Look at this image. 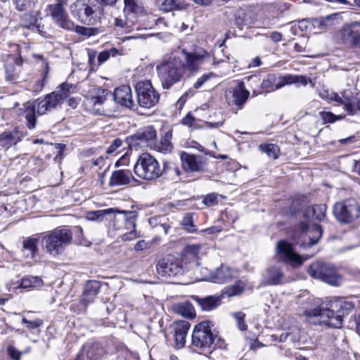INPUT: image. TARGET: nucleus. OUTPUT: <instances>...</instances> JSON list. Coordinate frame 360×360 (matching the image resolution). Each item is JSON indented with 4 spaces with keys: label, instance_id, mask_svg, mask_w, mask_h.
<instances>
[{
    "label": "nucleus",
    "instance_id": "9",
    "mask_svg": "<svg viewBox=\"0 0 360 360\" xmlns=\"http://www.w3.org/2000/svg\"><path fill=\"white\" fill-rule=\"evenodd\" d=\"M137 96V108H151L156 105L160 100V94L153 86L150 81H139L135 86Z\"/></svg>",
    "mask_w": 360,
    "mask_h": 360
},
{
    "label": "nucleus",
    "instance_id": "39",
    "mask_svg": "<svg viewBox=\"0 0 360 360\" xmlns=\"http://www.w3.org/2000/svg\"><path fill=\"white\" fill-rule=\"evenodd\" d=\"M42 285V279L39 276H26L22 278L20 287L22 288H37Z\"/></svg>",
    "mask_w": 360,
    "mask_h": 360
},
{
    "label": "nucleus",
    "instance_id": "16",
    "mask_svg": "<svg viewBox=\"0 0 360 360\" xmlns=\"http://www.w3.org/2000/svg\"><path fill=\"white\" fill-rule=\"evenodd\" d=\"M249 96L250 92L245 89L243 82H240L236 86L228 89L225 94L229 105H235L238 109L243 108Z\"/></svg>",
    "mask_w": 360,
    "mask_h": 360
},
{
    "label": "nucleus",
    "instance_id": "47",
    "mask_svg": "<svg viewBox=\"0 0 360 360\" xmlns=\"http://www.w3.org/2000/svg\"><path fill=\"white\" fill-rule=\"evenodd\" d=\"M73 30L78 34L84 36V37H91L94 36L98 33V29L93 27H86L79 25H75L73 22Z\"/></svg>",
    "mask_w": 360,
    "mask_h": 360
},
{
    "label": "nucleus",
    "instance_id": "33",
    "mask_svg": "<svg viewBox=\"0 0 360 360\" xmlns=\"http://www.w3.org/2000/svg\"><path fill=\"white\" fill-rule=\"evenodd\" d=\"M37 238H28L23 240L22 252L27 258H34L38 254Z\"/></svg>",
    "mask_w": 360,
    "mask_h": 360
},
{
    "label": "nucleus",
    "instance_id": "64",
    "mask_svg": "<svg viewBox=\"0 0 360 360\" xmlns=\"http://www.w3.org/2000/svg\"><path fill=\"white\" fill-rule=\"evenodd\" d=\"M332 91L328 90V89H323L319 93V96L323 99L330 100V94Z\"/></svg>",
    "mask_w": 360,
    "mask_h": 360
},
{
    "label": "nucleus",
    "instance_id": "44",
    "mask_svg": "<svg viewBox=\"0 0 360 360\" xmlns=\"http://www.w3.org/2000/svg\"><path fill=\"white\" fill-rule=\"evenodd\" d=\"M333 20L331 16L328 15L325 18L316 19L314 22V25L315 27H317L320 31H324L333 25Z\"/></svg>",
    "mask_w": 360,
    "mask_h": 360
},
{
    "label": "nucleus",
    "instance_id": "54",
    "mask_svg": "<svg viewBox=\"0 0 360 360\" xmlns=\"http://www.w3.org/2000/svg\"><path fill=\"white\" fill-rule=\"evenodd\" d=\"M22 323L26 324V326L30 330H33L40 326L42 324V321L40 319H37L33 321H29L25 318H23L22 320Z\"/></svg>",
    "mask_w": 360,
    "mask_h": 360
},
{
    "label": "nucleus",
    "instance_id": "52",
    "mask_svg": "<svg viewBox=\"0 0 360 360\" xmlns=\"http://www.w3.org/2000/svg\"><path fill=\"white\" fill-rule=\"evenodd\" d=\"M202 202L208 207L216 205L218 204V196L214 193H210L204 198Z\"/></svg>",
    "mask_w": 360,
    "mask_h": 360
},
{
    "label": "nucleus",
    "instance_id": "11",
    "mask_svg": "<svg viewBox=\"0 0 360 360\" xmlns=\"http://www.w3.org/2000/svg\"><path fill=\"white\" fill-rule=\"evenodd\" d=\"M72 16L82 24L93 25L96 5L91 0H77L70 6Z\"/></svg>",
    "mask_w": 360,
    "mask_h": 360
},
{
    "label": "nucleus",
    "instance_id": "56",
    "mask_svg": "<svg viewBox=\"0 0 360 360\" xmlns=\"http://www.w3.org/2000/svg\"><path fill=\"white\" fill-rule=\"evenodd\" d=\"M16 8L19 11H24L29 8L31 5V0H13Z\"/></svg>",
    "mask_w": 360,
    "mask_h": 360
},
{
    "label": "nucleus",
    "instance_id": "17",
    "mask_svg": "<svg viewBox=\"0 0 360 360\" xmlns=\"http://www.w3.org/2000/svg\"><path fill=\"white\" fill-rule=\"evenodd\" d=\"M117 214L115 215V221L117 222H124V229L129 232L122 235L123 240H131L137 237L135 231L136 215L134 212L118 211L115 210Z\"/></svg>",
    "mask_w": 360,
    "mask_h": 360
},
{
    "label": "nucleus",
    "instance_id": "20",
    "mask_svg": "<svg viewBox=\"0 0 360 360\" xmlns=\"http://www.w3.org/2000/svg\"><path fill=\"white\" fill-rule=\"evenodd\" d=\"M341 39L345 45L360 49V22H355L344 27Z\"/></svg>",
    "mask_w": 360,
    "mask_h": 360
},
{
    "label": "nucleus",
    "instance_id": "37",
    "mask_svg": "<svg viewBox=\"0 0 360 360\" xmlns=\"http://www.w3.org/2000/svg\"><path fill=\"white\" fill-rule=\"evenodd\" d=\"M115 212V210L113 208L91 211V212H87L86 218L89 221H96L98 222H101L103 221V219L106 215L110 214H112Z\"/></svg>",
    "mask_w": 360,
    "mask_h": 360
},
{
    "label": "nucleus",
    "instance_id": "14",
    "mask_svg": "<svg viewBox=\"0 0 360 360\" xmlns=\"http://www.w3.org/2000/svg\"><path fill=\"white\" fill-rule=\"evenodd\" d=\"M183 169L187 172H202L207 170L208 159L200 155L181 153Z\"/></svg>",
    "mask_w": 360,
    "mask_h": 360
},
{
    "label": "nucleus",
    "instance_id": "1",
    "mask_svg": "<svg viewBox=\"0 0 360 360\" xmlns=\"http://www.w3.org/2000/svg\"><path fill=\"white\" fill-rule=\"evenodd\" d=\"M354 308L352 302L340 298L307 311L309 317H319V322L329 327L338 328L342 323L343 317L350 314Z\"/></svg>",
    "mask_w": 360,
    "mask_h": 360
},
{
    "label": "nucleus",
    "instance_id": "24",
    "mask_svg": "<svg viewBox=\"0 0 360 360\" xmlns=\"http://www.w3.org/2000/svg\"><path fill=\"white\" fill-rule=\"evenodd\" d=\"M131 181H137L130 170L117 169L112 172L108 185L110 187L127 186Z\"/></svg>",
    "mask_w": 360,
    "mask_h": 360
},
{
    "label": "nucleus",
    "instance_id": "63",
    "mask_svg": "<svg viewBox=\"0 0 360 360\" xmlns=\"http://www.w3.org/2000/svg\"><path fill=\"white\" fill-rule=\"evenodd\" d=\"M44 84L43 81L41 79H38L35 82V84L33 86V91L35 92H39L42 90V89L44 88Z\"/></svg>",
    "mask_w": 360,
    "mask_h": 360
},
{
    "label": "nucleus",
    "instance_id": "57",
    "mask_svg": "<svg viewBox=\"0 0 360 360\" xmlns=\"http://www.w3.org/2000/svg\"><path fill=\"white\" fill-rule=\"evenodd\" d=\"M347 274L350 276L351 279L360 282V269L350 268L347 270Z\"/></svg>",
    "mask_w": 360,
    "mask_h": 360
},
{
    "label": "nucleus",
    "instance_id": "31",
    "mask_svg": "<svg viewBox=\"0 0 360 360\" xmlns=\"http://www.w3.org/2000/svg\"><path fill=\"white\" fill-rule=\"evenodd\" d=\"M100 287V283L97 281H87L84 288L83 301L86 303L93 302L99 292Z\"/></svg>",
    "mask_w": 360,
    "mask_h": 360
},
{
    "label": "nucleus",
    "instance_id": "62",
    "mask_svg": "<svg viewBox=\"0 0 360 360\" xmlns=\"http://www.w3.org/2000/svg\"><path fill=\"white\" fill-rule=\"evenodd\" d=\"M147 248V243L145 240H139L134 245V250L140 251Z\"/></svg>",
    "mask_w": 360,
    "mask_h": 360
},
{
    "label": "nucleus",
    "instance_id": "36",
    "mask_svg": "<svg viewBox=\"0 0 360 360\" xmlns=\"http://www.w3.org/2000/svg\"><path fill=\"white\" fill-rule=\"evenodd\" d=\"M188 4L178 0H164L160 6V9L165 12H169L175 10H185Z\"/></svg>",
    "mask_w": 360,
    "mask_h": 360
},
{
    "label": "nucleus",
    "instance_id": "25",
    "mask_svg": "<svg viewBox=\"0 0 360 360\" xmlns=\"http://www.w3.org/2000/svg\"><path fill=\"white\" fill-rule=\"evenodd\" d=\"M284 274L281 269L276 266L269 267L263 275L262 283L264 285H276L283 283Z\"/></svg>",
    "mask_w": 360,
    "mask_h": 360
},
{
    "label": "nucleus",
    "instance_id": "59",
    "mask_svg": "<svg viewBox=\"0 0 360 360\" xmlns=\"http://www.w3.org/2000/svg\"><path fill=\"white\" fill-rule=\"evenodd\" d=\"M186 255L196 257L199 252V248L197 245H188L184 250Z\"/></svg>",
    "mask_w": 360,
    "mask_h": 360
},
{
    "label": "nucleus",
    "instance_id": "19",
    "mask_svg": "<svg viewBox=\"0 0 360 360\" xmlns=\"http://www.w3.org/2000/svg\"><path fill=\"white\" fill-rule=\"evenodd\" d=\"M182 53L184 56V60L183 61L184 62L185 71H196L200 65L211 60L210 55L204 49L198 50L193 53L183 50Z\"/></svg>",
    "mask_w": 360,
    "mask_h": 360
},
{
    "label": "nucleus",
    "instance_id": "38",
    "mask_svg": "<svg viewBox=\"0 0 360 360\" xmlns=\"http://www.w3.org/2000/svg\"><path fill=\"white\" fill-rule=\"evenodd\" d=\"M277 78L274 75H269L261 83V88L266 92H271L280 88H277Z\"/></svg>",
    "mask_w": 360,
    "mask_h": 360
},
{
    "label": "nucleus",
    "instance_id": "6",
    "mask_svg": "<svg viewBox=\"0 0 360 360\" xmlns=\"http://www.w3.org/2000/svg\"><path fill=\"white\" fill-rule=\"evenodd\" d=\"M169 167L165 163L161 168L158 160L149 153H142L134 167V173L146 180H154L167 172Z\"/></svg>",
    "mask_w": 360,
    "mask_h": 360
},
{
    "label": "nucleus",
    "instance_id": "21",
    "mask_svg": "<svg viewBox=\"0 0 360 360\" xmlns=\"http://www.w3.org/2000/svg\"><path fill=\"white\" fill-rule=\"evenodd\" d=\"M114 101L132 110H137V105L132 98L131 89L128 85H122L114 90Z\"/></svg>",
    "mask_w": 360,
    "mask_h": 360
},
{
    "label": "nucleus",
    "instance_id": "2",
    "mask_svg": "<svg viewBox=\"0 0 360 360\" xmlns=\"http://www.w3.org/2000/svg\"><path fill=\"white\" fill-rule=\"evenodd\" d=\"M65 96L58 92L53 91L47 94L41 101L35 104L34 101H28L24 104V115L27 120V127L34 129L37 123L36 112L39 115H43L60 106Z\"/></svg>",
    "mask_w": 360,
    "mask_h": 360
},
{
    "label": "nucleus",
    "instance_id": "23",
    "mask_svg": "<svg viewBox=\"0 0 360 360\" xmlns=\"http://www.w3.org/2000/svg\"><path fill=\"white\" fill-rule=\"evenodd\" d=\"M124 13L130 22H137L144 14V8L140 0H124Z\"/></svg>",
    "mask_w": 360,
    "mask_h": 360
},
{
    "label": "nucleus",
    "instance_id": "10",
    "mask_svg": "<svg viewBox=\"0 0 360 360\" xmlns=\"http://www.w3.org/2000/svg\"><path fill=\"white\" fill-rule=\"evenodd\" d=\"M333 214L340 223H350L360 217V205L355 199L349 198L335 203Z\"/></svg>",
    "mask_w": 360,
    "mask_h": 360
},
{
    "label": "nucleus",
    "instance_id": "22",
    "mask_svg": "<svg viewBox=\"0 0 360 360\" xmlns=\"http://www.w3.org/2000/svg\"><path fill=\"white\" fill-rule=\"evenodd\" d=\"M22 65V59L18 56H11L5 65L6 81L15 84L19 78L20 68Z\"/></svg>",
    "mask_w": 360,
    "mask_h": 360
},
{
    "label": "nucleus",
    "instance_id": "32",
    "mask_svg": "<svg viewBox=\"0 0 360 360\" xmlns=\"http://www.w3.org/2000/svg\"><path fill=\"white\" fill-rule=\"evenodd\" d=\"M308 81L311 83V79L304 75H286L280 78L278 83H277V88H281L285 85L293 84H301L303 86H306Z\"/></svg>",
    "mask_w": 360,
    "mask_h": 360
},
{
    "label": "nucleus",
    "instance_id": "7",
    "mask_svg": "<svg viewBox=\"0 0 360 360\" xmlns=\"http://www.w3.org/2000/svg\"><path fill=\"white\" fill-rule=\"evenodd\" d=\"M307 271L312 278L333 286H339L343 281V276L334 265L329 263L314 262L309 266Z\"/></svg>",
    "mask_w": 360,
    "mask_h": 360
},
{
    "label": "nucleus",
    "instance_id": "3",
    "mask_svg": "<svg viewBox=\"0 0 360 360\" xmlns=\"http://www.w3.org/2000/svg\"><path fill=\"white\" fill-rule=\"evenodd\" d=\"M213 323L203 321L195 326L192 333L191 344L200 353L210 354L215 349L214 340L217 335L212 331Z\"/></svg>",
    "mask_w": 360,
    "mask_h": 360
},
{
    "label": "nucleus",
    "instance_id": "12",
    "mask_svg": "<svg viewBox=\"0 0 360 360\" xmlns=\"http://www.w3.org/2000/svg\"><path fill=\"white\" fill-rule=\"evenodd\" d=\"M68 0H56V3L48 6L46 11L54 22L61 28L72 31L73 22L69 18L65 9Z\"/></svg>",
    "mask_w": 360,
    "mask_h": 360
},
{
    "label": "nucleus",
    "instance_id": "49",
    "mask_svg": "<svg viewBox=\"0 0 360 360\" xmlns=\"http://www.w3.org/2000/svg\"><path fill=\"white\" fill-rule=\"evenodd\" d=\"M319 116L323 120V124L333 123L337 120H340L343 118L341 115H335L331 112L321 111L319 112Z\"/></svg>",
    "mask_w": 360,
    "mask_h": 360
},
{
    "label": "nucleus",
    "instance_id": "60",
    "mask_svg": "<svg viewBox=\"0 0 360 360\" xmlns=\"http://www.w3.org/2000/svg\"><path fill=\"white\" fill-rule=\"evenodd\" d=\"M122 140L120 139H115L112 143H111V145L110 146V147L108 148L107 150V153H111L112 152H114L115 150H116L118 148H120V146H122Z\"/></svg>",
    "mask_w": 360,
    "mask_h": 360
},
{
    "label": "nucleus",
    "instance_id": "40",
    "mask_svg": "<svg viewBox=\"0 0 360 360\" xmlns=\"http://www.w3.org/2000/svg\"><path fill=\"white\" fill-rule=\"evenodd\" d=\"M259 150L266 153L269 158L277 159L278 157L279 148L273 143L261 144L259 146Z\"/></svg>",
    "mask_w": 360,
    "mask_h": 360
},
{
    "label": "nucleus",
    "instance_id": "58",
    "mask_svg": "<svg viewBox=\"0 0 360 360\" xmlns=\"http://www.w3.org/2000/svg\"><path fill=\"white\" fill-rule=\"evenodd\" d=\"M7 352L8 355L13 360H20L21 357L22 353L19 352L15 347L13 346H9L7 349Z\"/></svg>",
    "mask_w": 360,
    "mask_h": 360
},
{
    "label": "nucleus",
    "instance_id": "61",
    "mask_svg": "<svg viewBox=\"0 0 360 360\" xmlns=\"http://www.w3.org/2000/svg\"><path fill=\"white\" fill-rule=\"evenodd\" d=\"M270 38L274 42H279L282 39V34L278 32H273L271 33Z\"/></svg>",
    "mask_w": 360,
    "mask_h": 360
},
{
    "label": "nucleus",
    "instance_id": "13",
    "mask_svg": "<svg viewBox=\"0 0 360 360\" xmlns=\"http://www.w3.org/2000/svg\"><path fill=\"white\" fill-rule=\"evenodd\" d=\"M297 231L300 233L297 244L307 248L316 244L322 236L321 226L312 224L311 226L305 222H301L297 227Z\"/></svg>",
    "mask_w": 360,
    "mask_h": 360
},
{
    "label": "nucleus",
    "instance_id": "46",
    "mask_svg": "<svg viewBox=\"0 0 360 360\" xmlns=\"http://www.w3.org/2000/svg\"><path fill=\"white\" fill-rule=\"evenodd\" d=\"M234 17L235 23L240 29H242L243 26L249 24L246 13L243 9L237 10L235 13Z\"/></svg>",
    "mask_w": 360,
    "mask_h": 360
},
{
    "label": "nucleus",
    "instance_id": "18",
    "mask_svg": "<svg viewBox=\"0 0 360 360\" xmlns=\"http://www.w3.org/2000/svg\"><path fill=\"white\" fill-rule=\"evenodd\" d=\"M276 253L285 263L293 266H300L303 263L302 257L295 252L292 244L285 240L278 242Z\"/></svg>",
    "mask_w": 360,
    "mask_h": 360
},
{
    "label": "nucleus",
    "instance_id": "8",
    "mask_svg": "<svg viewBox=\"0 0 360 360\" xmlns=\"http://www.w3.org/2000/svg\"><path fill=\"white\" fill-rule=\"evenodd\" d=\"M156 271L163 278H176L185 274V267L181 258L168 255L158 260Z\"/></svg>",
    "mask_w": 360,
    "mask_h": 360
},
{
    "label": "nucleus",
    "instance_id": "55",
    "mask_svg": "<svg viewBox=\"0 0 360 360\" xmlns=\"http://www.w3.org/2000/svg\"><path fill=\"white\" fill-rule=\"evenodd\" d=\"M212 76V73L210 74H204L202 75L200 78L198 79V80L194 83L193 87L195 89H198L200 88L202 84L207 82L210 77Z\"/></svg>",
    "mask_w": 360,
    "mask_h": 360
},
{
    "label": "nucleus",
    "instance_id": "45",
    "mask_svg": "<svg viewBox=\"0 0 360 360\" xmlns=\"http://www.w3.org/2000/svg\"><path fill=\"white\" fill-rule=\"evenodd\" d=\"M181 225L184 230L188 233H194L196 231V226L194 225L193 216L190 213L184 215L181 221Z\"/></svg>",
    "mask_w": 360,
    "mask_h": 360
},
{
    "label": "nucleus",
    "instance_id": "29",
    "mask_svg": "<svg viewBox=\"0 0 360 360\" xmlns=\"http://www.w3.org/2000/svg\"><path fill=\"white\" fill-rule=\"evenodd\" d=\"M237 275L238 271L236 269H231L227 266L221 265L216 269V271L212 276V279L214 283H228L236 278Z\"/></svg>",
    "mask_w": 360,
    "mask_h": 360
},
{
    "label": "nucleus",
    "instance_id": "26",
    "mask_svg": "<svg viewBox=\"0 0 360 360\" xmlns=\"http://www.w3.org/2000/svg\"><path fill=\"white\" fill-rule=\"evenodd\" d=\"M223 297V295H208L205 297H200L197 295H193L191 297L203 311H212L219 307Z\"/></svg>",
    "mask_w": 360,
    "mask_h": 360
},
{
    "label": "nucleus",
    "instance_id": "5",
    "mask_svg": "<svg viewBox=\"0 0 360 360\" xmlns=\"http://www.w3.org/2000/svg\"><path fill=\"white\" fill-rule=\"evenodd\" d=\"M72 241V233L67 228H59L48 232L42 238V246L52 255L61 254Z\"/></svg>",
    "mask_w": 360,
    "mask_h": 360
},
{
    "label": "nucleus",
    "instance_id": "51",
    "mask_svg": "<svg viewBox=\"0 0 360 360\" xmlns=\"http://www.w3.org/2000/svg\"><path fill=\"white\" fill-rule=\"evenodd\" d=\"M233 317L236 319L237 322V326L239 330H246L248 328V326L245 323V314L242 311H238L233 314Z\"/></svg>",
    "mask_w": 360,
    "mask_h": 360
},
{
    "label": "nucleus",
    "instance_id": "27",
    "mask_svg": "<svg viewBox=\"0 0 360 360\" xmlns=\"http://www.w3.org/2000/svg\"><path fill=\"white\" fill-rule=\"evenodd\" d=\"M191 324L187 321H176L173 328V333L177 348H181L186 343V339Z\"/></svg>",
    "mask_w": 360,
    "mask_h": 360
},
{
    "label": "nucleus",
    "instance_id": "50",
    "mask_svg": "<svg viewBox=\"0 0 360 360\" xmlns=\"http://www.w3.org/2000/svg\"><path fill=\"white\" fill-rule=\"evenodd\" d=\"M124 16V19L120 18H116L115 19L114 25L115 27L128 30L131 28L136 23V22H130L127 17L126 15Z\"/></svg>",
    "mask_w": 360,
    "mask_h": 360
},
{
    "label": "nucleus",
    "instance_id": "35",
    "mask_svg": "<svg viewBox=\"0 0 360 360\" xmlns=\"http://www.w3.org/2000/svg\"><path fill=\"white\" fill-rule=\"evenodd\" d=\"M326 205L325 204L314 205L305 210V215L312 216L314 219L321 221L326 217Z\"/></svg>",
    "mask_w": 360,
    "mask_h": 360
},
{
    "label": "nucleus",
    "instance_id": "4",
    "mask_svg": "<svg viewBox=\"0 0 360 360\" xmlns=\"http://www.w3.org/2000/svg\"><path fill=\"white\" fill-rule=\"evenodd\" d=\"M164 89H169L181 81L185 74L184 62L179 57H170L157 67Z\"/></svg>",
    "mask_w": 360,
    "mask_h": 360
},
{
    "label": "nucleus",
    "instance_id": "28",
    "mask_svg": "<svg viewBox=\"0 0 360 360\" xmlns=\"http://www.w3.org/2000/svg\"><path fill=\"white\" fill-rule=\"evenodd\" d=\"M341 95L342 105L349 115H353L360 111V99L354 96L349 89L344 90Z\"/></svg>",
    "mask_w": 360,
    "mask_h": 360
},
{
    "label": "nucleus",
    "instance_id": "43",
    "mask_svg": "<svg viewBox=\"0 0 360 360\" xmlns=\"http://www.w3.org/2000/svg\"><path fill=\"white\" fill-rule=\"evenodd\" d=\"M149 223L156 228L158 232H163L165 234H167L169 229L171 228L169 224L162 222L161 217L150 219Z\"/></svg>",
    "mask_w": 360,
    "mask_h": 360
},
{
    "label": "nucleus",
    "instance_id": "48",
    "mask_svg": "<svg viewBox=\"0 0 360 360\" xmlns=\"http://www.w3.org/2000/svg\"><path fill=\"white\" fill-rule=\"evenodd\" d=\"M181 123L185 126H188L192 129H200L202 127L199 124L198 120L192 115L191 112L187 113V115L182 118Z\"/></svg>",
    "mask_w": 360,
    "mask_h": 360
},
{
    "label": "nucleus",
    "instance_id": "30",
    "mask_svg": "<svg viewBox=\"0 0 360 360\" xmlns=\"http://www.w3.org/2000/svg\"><path fill=\"white\" fill-rule=\"evenodd\" d=\"M106 98L103 95L94 96L86 98L85 105L90 112L95 115H105L103 105Z\"/></svg>",
    "mask_w": 360,
    "mask_h": 360
},
{
    "label": "nucleus",
    "instance_id": "15",
    "mask_svg": "<svg viewBox=\"0 0 360 360\" xmlns=\"http://www.w3.org/2000/svg\"><path fill=\"white\" fill-rule=\"evenodd\" d=\"M157 137L156 131L152 126H147L139 129L134 134L127 137V141L130 147L144 148Z\"/></svg>",
    "mask_w": 360,
    "mask_h": 360
},
{
    "label": "nucleus",
    "instance_id": "42",
    "mask_svg": "<svg viewBox=\"0 0 360 360\" xmlns=\"http://www.w3.org/2000/svg\"><path fill=\"white\" fill-rule=\"evenodd\" d=\"M172 138V131L171 130L167 131L164 138L161 140L160 142V150L164 152L165 153H170L172 149V145L171 143V140Z\"/></svg>",
    "mask_w": 360,
    "mask_h": 360
},
{
    "label": "nucleus",
    "instance_id": "34",
    "mask_svg": "<svg viewBox=\"0 0 360 360\" xmlns=\"http://www.w3.org/2000/svg\"><path fill=\"white\" fill-rule=\"evenodd\" d=\"M173 310L176 314L188 319H193L195 316V309L189 302H184L174 304Z\"/></svg>",
    "mask_w": 360,
    "mask_h": 360
},
{
    "label": "nucleus",
    "instance_id": "41",
    "mask_svg": "<svg viewBox=\"0 0 360 360\" xmlns=\"http://www.w3.org/2000/svg\"><path fill=\"white\" fill-rule=\"evenodd\" d=\"M120 54L119 50L116 48H110V49H105L101 51L97 58L98 65H101L105 61H107L110 57H116Z\"/></svg>",
    "mask_w": 360,
    "mask_h": 360
},
{
    "label": "nucleus",
    "instance_id": "53",
    "mask_svg": "<svg viewBox=\"0 0 360 360\" xmlns=\"http://www.w3.org/2000/svg\"><path fill=\"white\" fill-rule=\"evenodd\" d=\"M72 89V84H68V83H63L60 86V89L57 90V91H54L65 96V98H66L70 94Z\"/></svg>",
    "mask_w": 360,
    "mask_h": 360
}]
</instances>
